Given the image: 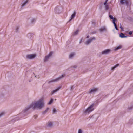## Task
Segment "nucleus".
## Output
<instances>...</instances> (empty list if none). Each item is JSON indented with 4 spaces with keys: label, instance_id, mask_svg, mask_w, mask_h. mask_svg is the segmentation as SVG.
Here are the masks:
<instances>
[{
    "label": "nucleus",
    "instance_id": "obj_1",
    "mask_svg": "<svg viewBox=\"0 0 133 133\" xmlns=\"http://www.w3.org/2000/svg\"><path fill=\"white\" fill-rule=\"evenodd\" d=\"M44 105L43 99V98L40 99L36 102L32 103L30 105L26 107L24 110L18 115L17 117L11 120L10 122V123H13L16 121L23 118L26 115V111L30 108H31L33 109L36 108L41 109L44 106Z\"/></svg>",
    "mask_w": 133,
    "mask_h": 133
},
{
    "label": "nucleus",
    "instance_id": "obj_2",
    "mask_svg": "<svg viewBox=\"0 0 133 133\" xmlns=\"http://www.w3.org/2000/svg\"><path fill=\"white\" fill-rule=\"evenodd\" d=\"M94 105V104L91 105L85 110L84 112L85 113H88L93 111L94 110L93 108Z\"/></svg>",
    "mask_w": 133,
    "mask_h": 133
},
{
    "label": "nucleus",
    "instance_id": "obj_3",
    "mask_svg": "<svg viewBox=\"0 0 133 133\" xmlns=\"http://www.w3.org/2000/svg\"><path fill=\"white\" fill-rule=\"evenodd\" d=\"M53 52L52 51L50 52L43 59V61L44 62H46L48 61V60L52 56Z\"/></svg>",
    "mask_w": 133,
    "mask_h": 133
},
{
    "label": "nucleus",
    "instance_id": "obj_4",
    "mask_svg": "<svg viewBox=\"0 0 133 133\" xmlns=\"http://www.w3.org/2000/svg\"><path fill=\"white\" fill-rule=\"evenodd\" d=\"M64 76V75H62L60 77L57 78L55 79L49 81L48 82V83H50L51 82L58 81H59L61 79H62Z\"/></svg>",
    "mask_w": 133,
    "mask_h": 133
},
{
    "label": "nucleus",
    "instance_id": "obj_5",
    "mask_svg": "<svg viewBox=\"0 0 133 133\" xmlns=\"http://www.w3.org/2000/svg\"><path fill=\"white\" fill-rule=\"evenodd\" d=\"M95 39V37H91L86 41L85 44L87 45H88L90 44Z\"/></svg>",
    "mask_w": 133,
    "mask_h": 133
},
{
    "label": "nucleus",
    "instance_id": "obj_6",
    "mask_svg": "<svg viewBox=\"0 0 133 133\" xmlns=\"http://www.w3.org/2000/svg\"><path fill=\"white\" fill-rule=\"evenodd\" d=\"M62 10V8L61 7L57 6L55 8V11L56 13H59L61 12Z\"/></svg>",
    "mask_w": 133,
    "mask_h": 133
},
{
    "label": "nucleus",
    "instance_id": "obj_7",
    "mask_svg": "<svg viewBox=\"0 0 133 133\" xmlns=\"http://www.w3.org/2000/svg\"><path fill=\"white\" fill-rule=\"evenodd\" d=\"M111 51L109 49H105L101 52V54L102 55L108 54Z\"/></svg>",
    "mask_w": 133,
    "mask_h": 133
},
{
    "label": "nucleus",
    "instance_id": "obj_8",
    "mask_svg": "<svg viewBox=\"0 0 133 133\" xmlns=\"http://www.w3.org/2000/svg\"><path fill=\"white\" fill-rule=\"evenodd\" d=\"M36 56V54H34L28 55L26 56V57L27 59H31L34 58Z\"/></svg>",
    "mask_w": 133,
    "mask_h": 133
},
{
    "label": "nucleus",
    "instance_id": "obj_9",
    "mask_svg": "<svg viewBox=\"0 0 133 133\" xmlns=\"http://www.w3.org/2000/svg\"><path fill=\"white\" fill-rule=\"evenodd\" d=\"M98 90L97 88H93L90 90L89 91V93L90 94H94Z\"/></svg>",
    "mask_w": 133,
    "mask_h": 133
},
{
    "label": "nucleus",
    "instance_id": "obj_10",
    "mask_svg": "<svg viewBox=\"0 0 133 133\" xmlns=\"http://www.w3.org/2000/svg\"><path fill=\"white\" fill-rule=\"evenodd\" d=\"M120 3L122 5H123L124 3H125L127 5H128V1L126 0H121Z\"/></svg>",
    "mask_w": 133,
    "mask_h": 133
},
{
    "label": "nucleus",
    "instance_id": "obj_11",
    "mask_svg": "<svg viewBox=\"0 0 133 133\" xmlns=\"http://www.w3.org/2000/svg\"><path fill=\"white\" fill-rule=\"evenodd\" d=\"M76 12L75 11H74L70 19H69V22H70L71 20L73 19L75 16L76 15Z\"/></svg>",
    "mask_w": 133,
    "mask_h": 133
},
{
    "label": "nucleus",
    "instance_id": "obj_12",
    "mask_svg": "<svg viewBox=\"0 0 133 133\" xmlns=\"http://www.w3.org/2000/svg\"><path fill=\"white\" fill-rule=\"evenodd\" d=\"M29 0H26L25 1L22 2L21 6V7L23 8L24 6L29 2Z\"/></svg>",
    "mask_w": 133,
    "mask_h": 133
},
{
    "label": "nucleus",
    "instance_id": "obj_13",
    "mask_svg": "<svg viewBox=\"0 0 133 133\" xmlns=\"http://www.w3.org/2000/svg\"><path fill=\"white\" fill-rule=\"evenodd\" d=\"M99 31L100 32H103V31H106V29L105 27H102L99 30Z\"/></svg>",
    "mask_w": 133,
    "mask_h": 133
},
{
    "label": "nucleus",
    "instance_id": "obj_14",
    "mask_svg": "<svg viewBox=\"0 0 133 133\" xmlns=\"http://www.w3.org/2000/svg\"><path fill=\"white\" fill-rule=\"evenodd\" d=\"M60 89V87H58L56 89L53 90L52 92H51V94H53L54 93H55L58 91Z\"/></svg>",
    "mask_w": 133,
    "mask_h": 133
},
{
    "label": "nucleus",
    "instance_id": "obj_15",
    "mask_svg": "<svg viewBox=\"0 0 133 133\" xmlns=\"http://www.w3.org/2000/svg\"><path fill=\"white\" fill-rule=\"evenodd\" d=\"M119 36L121 38H126L127 37V36H125L124 34L121 33L120 34Z\"/></svg>",
    "mask_w": 133,
    "mask_h": 133
},
{
    "label": "nucleus",
    "instance_id": "obj_16",
    "mask_svg": "<svg viewBox=\"0 0 133 133\" xmlns=\"http://www.w3.org/2000/svg\"><path fill=\"white\" fill-rule=\"evenodd\" d=\"M122 48V46L121 45H119L117 47H116L115 48L114 50H115L116 51L119 49H120Z\"/></svg>",
    "mask_w": 133,
    "mask_h": 133
},
{
    "label": "nucleus",
    "instance_id": "obj_17",
    "mask_svg": "<svg viewBox=\"0 0 133 133\" xmlns=\"http://www.w3.org/2000/svg\"><path fill=\"white\" fill-rule=\"evenodd\" d=\"M75 55V54L74 53H72L70 54L69 56V58L71 59Z\"/></svg>",
    "mask_w": 133,
    "mask_h": 133
},
{
    "label": "nucleus",
    "instance_id": "obj_18",
    "mask_svg": "<svg viewBox=\"0 0 133 133\" xmlns=\"http://www.w3.org/2000/svg\"><path fill=\"white\" fill-rule=\"evenodd\" d=\"M119 65V64H117L115 65V66L112 67L111 68V70H114L115 68H116L117 66Z\"/></svg>",
    "mask_w": 133,
    "mask_h": 133
},
{
    "label": "nucleus",
    "instance_id": "obj_19",
    "mask_svg": "<svg viewBox=\"0 0 133 133\" xmlns=\"http://www.w3.org/2000/svg\"><path fill=\"white\" fill-rule=\"evenodd\" d=\"M52 125V123L51 122H49L48 124V126L49 127H51Z\"/></svg>",
    "mask_w": 133,
    "mask_h": 133
},
{
    "label": "nucleus",
    "instance_id": "obj_20",
    "mask_svg": "<svg viewBox=\"0 0 133 133\" xmlns=\"http://www.w3.org/2000/svg\"><path fill=\"white\" fill-rule=\"evenodd\" d=\"M36 21V19L34 18H32L31 20V23H33L35 22Z\"/></svg>",
    "mask_w": 133,
    "mask_h": 133
},
{
    "label": "nucleus",
    "instance_id": "obj_21",
    "mask_svg": "<svg viewBox=\"0 0 133 133\" xmlns=\"http://www.w3.org/2000/svg\"><path fill=\"white\" fill-rule=\"evenodd\" d=\"M79 30H77L73 33V35H76L77 34Z\"/></svg>",
    "mask_w": 133,
    "mask_h": 133
},
{
    "label": "nucleus",
    "instance_id": "obj_22",
    "mask_svg": "<svg viewBox=\"0 0 133 133\" xmlns=\"http://www.w3.org/2000/svg\"><path fill=\"white\" fill-rule=\"evenodd\" d=\"M53 99H51L49 101V102L48 103V104H51L53 102Z\"/></svg>",
    "mask_w": 133,
    "mask_h": 133
},
{
    "label": "nucleus",
    "instance_id": "obj_23",
    "mask_svg": "<svg viewBox=\"0 0 133 133\" xmlns=\"http://www.w3.org/2000/svg\"><path fill=\"white\" fill-rule=\"evenodd\" d=\"M49 108H46V109L44 111H43V114L45 113L46 112L48 111L49 110Z\"/></svg>",
    "mask_w": 133,
    "mask_h": 133
},
{
    "label": "nucleus",
    "instance_id": "obj_24",
    "mask_svg": "<svg viewBox=\"0 0 133 133\" xmlns=\"http://www.w3.org/2000/svg\"><path fill=\"white\" fill-rule=\"evenodd\" d=\"M105 5V9L106 10H108L109 9V6L108 5H107V4L105 5Z\"/></svg>",
    "mask_w": 133,
    "mask_h": 133
},
{
    "label": "nucleus",
    "instance_id": "obj_25",
    "mask_svg": "<svg viewBox=\"0 0 133 133\" xmlns=\"http://www.w3.org/2000/svg\"><path fill=\"white\" fill-rule=\"evenodd\" d=\"M32 35V34L31 33H29L27 35V37L28 38H30V37Z\"/></svg>",
    "mask_w": 133,
    "mask_h": 133
},
{
    "label": "nucleus",
    "instance_id": "obj_26",
    "mask_svg": "<svg viewBox=\"0 0 133 133\" xmlns=\"http://www.w3.org/2000/svg\"><path fill=\"white\" fill-rule=\"evenodd\" d=\"M114 24V25L115 27V28L117 30H118V28H117V25L115 23V24Z\"/></svg>",
    "mask_w": 133,
    "mask_h": 133
},
{
    "label": "nucleus",
    "instance_id": "obj_27",
    "mask_svg": "<svg viewBox=\"0 0 133 133\" xmlns=\"http://www.w3.org/2000/svg\"><path fill=\"white\" fill-rule=\"evenodd\" d=\"M57 110L55 108H54L53 110V114H54L56 112Z\"/></svg>",
    "mask_w": 133,
    "mask_h": 133
},
{
    "label": "nucleus",
    "instance_id": "obj_28",
    "mask_svg": "<svg viewBox=\"0 0 133 133\" xmlns=\"http://www.w3.org/2000/svg\"><path fill=\"white\" fill-rule=\"evenodd\" d=\"M120 28L121 29V31H124L123 28V27H122L121 24H120Z\"/></svg>",
    "mask_w": 133,
    "mask_h": 133
},
{
    "label": "nucleus",
    "instance_id": "obj_29",
    "mask_svg": "<svg viewBox=\"0 0 133 133\" xmlns=\"http://www.w3.org/2000/svg\"><path fill=\"white\" fill-rule=\"evenodd\" d=\"M5 114V113L4 112H2L0 114V117H2V116L4 115Z\"/></svg>",
    "mask_w": 133,
    "mask_h": 133
},
{
    "label": "nucleus",
    "instance_id": "obj_30",
    "mask_svg": "<svg viewBox=\"0 0 133 133\" xmlns=\"http://www.w3.org/2000/svg\"><path fill=\"white\" fill-rule=\"evenodd\" d=\"M109 17L110 19H112L114 18L113 16L112 15H109Z\"/></svg>",
    "mask_w": 133,
    "mask_h": 133
},
{
    "label": "nucleus",
    "instance_id": "obj_31",
    "mask_svg": "<svg viewBox=\"0 0 133 133\" xmlns=\"http://www.w3.org/2000/svg\"><path fill=\"white\" fill-rule=\"evenodd\" d=\"M19 26H17L16 27V32L18 31L19 29Z\"/></svg>",
    "mask_w": 133,
    "mask_h": 133
},
{
    "label": "nucleus",
    "instance_id": "obj_32",
    "mask_svg": "<svg viewBox=\"0 0 133 133\" xmlns=\"http://www.w3.org/2000/svg\"><path fill=\"white\" fill-rule=\"evenodd\" d=\"M78 133H82V130L81 129H79Z\"/></svg>",
    "mask_w": 133,
    "mask_h": 133
},
{
    "label": "nucleus",
    "instance_id": "obj_33",
    "mask_svg": "<svg viewBox=\"0 0 133 133\" xmlns=\"http://www.w3.org/2000/svg\"><path fill=\"white\" fill-rule=\"evenodd\" d=\"M112 20L113 24H115L116 23H115V21H116V20L114 18L113 19H112Z\"/></svg>",
    "mask_w": 133,
    "mask_h": 133
},
{
    "label": "nucleus",
    "instance_id": "obj_34",
    "mask_svg": "<svg viewBox=\"0 0 133 133\" xmlns=\"http://www.w3.org/2000/svg\"><path fill=\"white\" fill-rule=\"evenodd\" d=\"M108 0H105V1L104 2V5H105L107 4V2H108Z\"/></svg>",
    "mask_w": 133,
    "mask_h": 133
},
{
    "label": "nucleus",
    "instance_id": "obj_35",
    "mask_svg": "<svg viewBox=\"0 0 133 133\" xmlns=\"http://www.w3.org/2000/svg\"><path fill=\"white\" fill-rule=\"evenodd\" d=\"M72 67L74 68H76L77 67V66L76 65H74L72 66Z\"/></svg>",
    "mask_w": 133,
    "mask_h": 133
},
{
    "label": "nucleus",
    "instance_id": "obj_36",
    "mask_svg": "<svg viewBox=\"0 0 133 133\" xmlns=\"http://www.w3.org/2000/svg\"><path fill=\"white\" fill-rule=\"evenodd\" d=\"M132 31H130L129 32V34L130 35H131L132 34Z\"/></svg>",
    "mask_w": 133,
    "mask_h": 133
},
{
    "label": "nucleus",
    "instance_id": "obj_37",
    "mask_svg": "<svg viewBox=\"0 0 133 133\" xmlns=\"http://www.w3.org/2000/svg\"><path fill=\"white\" fill-rule=\"evenodd\" d=\"M133 108V106L129 107V110H131V109H132Z\"/></svg>",
    "mask_w": 133,
    "mask_h": 133
},
{
    "label": "nucleus",
    "instance_id": "obj_38",
    "mask_svg": "<svg viewBox=\"0 0 133 133\" xmlns=\"http://www.w3.org/2000/svg\"><path fill=\"white\" fill-rule=\"evenodd\" d=\"M73 86H72L71 87V90H73Z\"/></svg>",
    "mask_w": 133,
    "mask_h": 133
},
{
    "label": "nucleus",
    "instance_id": "obj_39",
    "mask_svg": "<svg viewBox=\"0 0 133 133\" xmlns=\"http://www.w3.org/2000/svg\"><path fill=\"white\" fill-rule=\"evenodd\" d=\"M82 40V39L80 40V41L79 42V43H81Z\"/></svg>",
    "mask_w": 133,
    "mask_h": 133
},
{
    "label": "nucleus",
    "instance_id": "obj_40",
    "mask_svg": "<svg viewBox=\"0 0 133 133\" xmlns=\"http://www.w3.org/2000/svg\"><path fill=\"white\" fill-rule=\"evenodd\" d=\"M35 77H36L37 78H39V76H35Z\"/></svg>",
    "mask_w": 133,
    "mask_h": 133
},
{
    "label": "nucleus",
    "instance_id": "obj_41",
    "mask_svg": "<svg viewBox=\"0 0 133 133\" xmlns=\"http://www.w3.org/2000/svg\"><path fill=\"white\" fill-rule=\"evenodd\" d=\"M89 36H88L87 37H86V38H89Z\"/></svg>",
    "mask_w": 133,
    "mask_h": 133
},
{
    "label": "nucleus",
    "instance_id": "obj_42",
    "mask_svg": "<svg viewBox=\"0 0 133 133\" xmlns=\"http://www.w3.org/2000/svg\"><path fill=\"white\" fill-rule=\"evenodd\" d=\"M35 116H34V117H35Z\"/></svg>",
    "mask_w": 133,
    "mask_h": 133
},
{
    "label": "nucleus",
    "instance_id": "obj_43",
    "mask_svg": "<svg viewBox=\"0 0 133 133\" xmlns=\"http://www.w3.org/2000/svg\"><path fill=\"white\" fill-rule=\"evenodd\" d=\"M123 2H125V1H124Z\"/></svg>",
    "mask_w": 133,
    "mask_h": 133
}]
</instances>
